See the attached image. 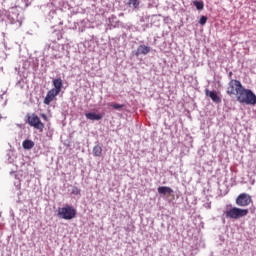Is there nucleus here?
Listing matches in <instances>:
<instances>
[{"mask_svg": "<svg viewBox=\"0 0 256 256\" xmlns=\"http://www.w3.org/2000/svg\"><path fill=\"white\" fill-rule=\"evenodd\" d=\"M193 5L194 7H196L198 11H203V8L205 7V4L203 3V1H194Z\"/></svg>", "mask_w": 256, "mask_h": 256, "instance_id": "15", "label": "nucleus"}, {"mask_svg": "<svg viewBox=\"0 0 256 256\" xmlns=\"http://www.w3.org/2000/svg\"><path fill=\"white\" fill-rule=\"evenodd\" d=\"M58 217H60V219H65L66 221H71V219L77 217V210L71 205H66L58 208Z\"/></svg>", "mask_w": 256, "mask_h": 256, "instance_id": "3", "label": "nucleus"}, {"mask_svg": "<svg viewBox=\"0 0 256 256\" xmlns=\"http://www.w3.org/2000/svg\"><path fill=\"white\" fill-rule=\"evenodd\" d=\"M148 53H151V47L140 45L137 49L136 57H139V55H148Z\"/></svg>", "mask_w": 256, "mask_h": 256, "instance_id": "9", "label": "nucleus"}, {"mask_svg": "<svg viewBox=\"0 0 256 256\" xmlns=\"http://www.w3.org/2000/svg\"><path fill=\"white\" fill-rule=\"evenodd\" d=\"M158 193L159 195H171V193H173V189L168 186H160L158 187Z\"/></svg>", "mask_w": 256, "mask_h": 256, "instance_id": "12", "label": "nucleus"}, {"mask_svg": "<svg viewBox=\"0 0 256 256\" xmlns=\"http://www.w3.org/2000/svg\"><path fill=\"white\" fill-rule=\"evenodd\" d=\"M224 215L226 219H241V217H247L249 215V209L227 206Z\"/></svg>", "mask_w": 256, "mask_h": 256, "instance_id": "2", "label": "nucleus"}, {"mask_svg": "<svg viewBox=\"0 0 256 256\" xmlns=\"http://www.w3.org/2000/svg\"><path fill=\"white\" fill-rule=\"evenodd\" d=\"M42 117H43V119H45V121H47V115L42 114Z\"/></svg>", "mask_w": 256, "mask_h": 256, "instance_id": "20", "label": "nucleus"}, {"mask_svg": "<svg viewBox=\"0 0 256 256\" xmlns=\"http://www.w3.org/2000/svg\"><path fill=\"white\" fill-rule=\"evenodd\" d=\"M238 103L242 105H256V95L250 89L243 87L236 96Z\"/></svg>", "mask_w": 256, "mask_h": 256, "instance_id": "1", "label": "nucleus"}, {"mask_svg": "<svg viewBox=\"0 0 256 256\" xmlns=\"http://www.w3.org/2000/svg\"><path fill=\"white\" fill-rule=\"evenodd\" d=\"M128 5H132L134 9H139V0H129Z\"/></svg>", "mask_w": 256, "mask_h": 256, "instance_id": "16", "label": "nucleus"}, {"mask_svg": "<svg viewBox=\"0 0 256 256\" xmlns=\"http://www.w3.org/2000/svg\"><path fill=\"white\" fill-rule=\"evenodd\" d=\"M110 106H112L113 109H116V110L123 109V107H125V105L117 104V103H112V104H110Z\"/></svg>", "mask_w": 256, "mask_h": 256, "instance_id": "17", "label": "nucleus"}, {"mask_svg": "<svg viewBox=\"0 0 256 256\" xmlns=\"http://www.w3.org/2000/svg\"><path fill=\"white\" fill-rule=\"evenodd\" d=\"M85 117L86 119H89V121H101V119H103L101 114H97L95 112L86 113Z\"/></svg>", "mask_w": 256, "mask_h": 256, "instance_id": "11", "label": "nucleus"}, {"mask_svg": "<svg viewBox=\"0 0 256 256\" xmlns=\"http://www.w3.org/2000/svg\"><path fill=\"white\" fill-rule=\"evenodd\" d=\"M251 201V195L242 193L236 198V205L238 207H248V205H251Z\"/></svg>", "mask_w": 256, "mask_h": 256, "instance_id": "5", "label": "nucleus"}, {"mask_svg": "<svg viewBox=\"0 0 256 256\" xmlns=\"http://www.w3.org/2000/svg\"><path fill=\"white\" fill-rule=\"evenodd\" d=\"M200 25H205L207 23V17L206 16H201L199 20Z\"/></svg>", "mask_w": 256, "mask_h": 256, "instance_id": "19", "label": "nucleus"}, {"mask_svg": "<svg viewBox=\"0 0 256 256\" xmlns=\"http://www.w3.org/2000/svg\"><path fill=\"white\" fill-rule=\"evenodd\" d=\"M242 88L243 84H241V81L233 79L228 83L226 93L227 95H230V97L233 95L237 97V95L241 92Z\"/></svg>", "mask_w": 256, "mask_h": 256, "instance_id": "4", "label": "nucleus"}, {"mask_svg": "<svg viewBox=\"0 0 256 256\" xmlns=\"http://www.w3.org/2000/svg\"><path fill=\"white\" fill-rule=\"evenodd\" d=\"M92 153L94 157H101L103 153V148L100 145H96L93 147Z\"/></svg>", "mask_w": 256, "mask_h": 256, "instance_id": "13", "label": "nucleus"}, {"mask_svg": "<svg viewBox=\"0 0 256 256\" xmlns=\"http://www.w3.org/2000/svg\"><path fill=\"white\" fill-rule=\"evenodd\" d=\"M206 96L210 97L214 103H221V98L217 95V92L206 90Z\"/></svg>", "mask_w": 256, "mask_h": 256, "instance_id": "10", "label": "nucleus"}, {"mask_svg": "<svg viewBox=\"0 0 256 256\" xmlns=\"http://www.w3.org/2000/svg\"><path fill=\"white\" fill-rule=\"evenodd\" d=\"M23 149H33L35 147V142L32 140H24L22 143Z\"/></svg>", "mask_w": 256, "mask_h": 256, "instance_id": "14", "label": "nucleus"}, {"mask_svg": "<svg viewBox=\"0 0 256 256\" xmlns=\"http://www.w3.org/2000/svg\"><path fill=\"white\" fill-rule=\"evenodd\" d=\"M72 195H81V189H79L78 187H73Z\"/></svg>", "mask_w": 256, "mask_h": 256, "instance_id": "18", "label": "nucleus"}, {"mask_svg": "<svg viewBox=\"0 0 256 256\" xmlns=\"http://www.w3.org/2000/svg\"><path fill=\"white\" fill-rule=\"evenodd\" d=\"M52 91H56V93H61V89H63V80L61 78H56L53 80Z\"/></svg>", "mask_w": 256, "mask_h": 256, "instance_id": "8", "label": "nucleus"}, {"mask_svg": "<svg viewBox=\"0 0 256 256\" xmlns=\"http://www.w3.org/2000/svg\"><path fill=\"white\" fill-rule=\"evenodd\" d=\"M28 123L31 127L39 129L40 131H43V129H45V124H43V122H41V119H39V116L35 114L28 118Z\"/></svg>", "mask_w": 256, "mask_h": 256, "instance_id": "6", "label": "nucleus"}, {"mask_svg": "<svg viewBox=\"0 0 256 256\" xmlns=\"http://www.w3.org/2000/svg\"><path fill=\"white\" fill-rule=\"evenodd\" d=\"M57 95H59V92L55 91V90H49L47 92L46 97L44 98V105H51L52 101H55V99H57Z\"/></svg>", "mask_w": 256, "mask_h": 256, "instance_id": "7", "label": "nucleus"}]
</instances>
